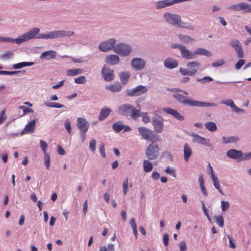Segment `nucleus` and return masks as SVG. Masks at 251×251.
<instances>
[{"instance_id": "f704fd0d", "label": "nucleus", "mask_w": 251, "mask_h": 251, "mask_svg": "<svg viewBox=\"0 0 251 251\" xmlns=\"http://www.w3.org/2000/svg\"><path fill=\"white\" fill-rule=\"evenodd\" d=\"M205 126L208 130L214 132L217 129L216 124L213 122H208L205 123Z\"/></svg>"}, {"instance_id": "f257e3e1", "label": "nucleus", "mask_w": 251, "mask_h": 251, "mask_svg": "<svg viewBox=\"0 0 251 251\" xmlns=\"http://www.w3.org/2000/svg\"><path fill=\"white\" fill-rule=\"evenodd\" d=\"M71 34L66 35L65 32H49L48 33H39V32H25L16 39L9 37H6L0 36V42L2 43H14L17 44L27 41L31 39H54L63 36H70L73 35L74 32H70Z\"/></svg>"}, {"instance_id": "f8f14e48", "label": "nucleus", "mask_w": 251, "mask_h": 251, "mask_svg": "<svg viewBox=\"0 0 251 251\" xmlns=\"http://www.w3.org/2000/svg\"><path fill=\"white\" fill-rule=\"evenodd\" d=\"M229 44L235 50L237 53V56L238 58H241L244 57L242 48L239 41L231 40L230 41Z\"/></svg>"}, {"instance_id": "69168bd1", "label": "nucleus", "mask_w": 251, "mask_h": 251, "mask_svg": "<svg viewBox=\"0 0 251 251\" xmlns=\"http://www.w3.org/2000/svg\"><path fill=\"white\" fill-rule=\"evenodd\" d=\"M83 211L84 213V216H85L87 211V208H88V205H87V200H86L83 204Z\"/></svg>"}, {"instance_id": "c03bdc74", "label": "nucleus", "mask_w": 251, "mask_h": 251, "mask_svg": "<svg viewBox=\"0 0 251 251\" xmlns=\"http://www.w3.org/2000/svg\"><path fill=\"white\" fill-rule=\"evenodd\" d=\"M44 161L47 169H49L50 166V156L49 153L45 154Z\"/></svg>"}, {"instance_id": "052dcab7", "label": "nucleus", "mask_w": 251, "mask_h": 251, "mask_svg": "<svg viewBox=\"0 0 251 251\" xmlns=\"http://www.w3.org/2000/svg\"><path fill=\"white\" fill-rule=\"evenodd\" d=\"M229 243V247L232 249H235L236 247V245L233 243L232 241V238L229 235L227 236Z\"/></svg>"}, {"instance_id": "a211bd4d", "label": "nucleus", "mask_w": 251, "mask_h": 251, "mask_svg": "<svg viewBox=\"0 0 251 251\" xmlns=\"http://www.w3.org/2000/svg\"><path fill=\"white\" fill-rule=\"evenodd\" d=\"M132 105L124 104L121 105L118 109V112L120 115L128 116L132 110Z\"/></svg>"}, {"instance_id": "aec40b11", "label": "nucleus", "mask_w": 251, "mask_h": 251, "mask_svg": "<svg viewBox=\"0 0 251 251\" xmlns=\"http://www.w3.org/2000/svg\"><path fill=\"white\" fill-rule=\"evenodd\" d=\"M163 110L168 114H169L174 117L177 120L182 121L184 119L183 117L180 115L176 110L170 107L164 108Z\"/></svg>"}, {"instance_id": "603ef678", "label": "nucleus", "mask_w": 251, "mask_h": 251, "mask_svg": "<svg viewBox=\"0 0 251 251\" xmlns=\"http://www.w3.org/2000/svg\"><path fill=\"white\" fill-rule=\"evenodd\" d=\"M245 61L244 59H240L235 65V69L236 70H239L242 66L245 64Z\"/></svg>"}, {"instance_id": "f3484780", "label": "nucleus", "mask_w": 251, "mask_h": 251, "mask_svg": "<svg viewBox=\"0 0 251 251\" xmlns=\"http://www.w3.org/2000/svg\"><path fill=\"white\" fill-rule=\"evenodd\" d=\"M179 50L182 57L186 59H192L196 58L195 53L188 50L184 45L179 46Z\"/></svg>"}, {"instance_id": "72a5a7b5", "label": "nucleus", "mask_w": 251, "mask_h": 251, "mask_svg": "<svg viewBox=\"0 0 251 251\" xmlns=\"http://www.w3.org/2000/svg\"><path fill=\"white\" fill-rule=\"evenodd\" d=\"M33 64V62H23L14 64L13 65V68L15 69H19L24 67L32 66Z\"/></svg>"}, {"instance_id": "2eb2a0df", "label": "nucleus", "mask_w": 251, "mask_h": 251, "mask_svg": "<svg viewBox=\"0 0 251 251\" xmlns=\"http://www.w3.org/2000/svg\"><path fill=\"white\" fill-rule=\"evenodd\" d=\"M208 166L211 168V176H210V178L212 180L214 186L215 187V188L216 189H217L218 190V191L219 192V193L221 194L224 195V194L223 193V190H222V189L221 188V186H220V182H219V180L218 179V178L217 176H216L214 174V171H213V170L212 169V166H211V165L210 164H208Z\"/></svg>"}, {"instance_id": "39448f33", "label": "nucleus", "mask_w": 251, "mask_h": 251, "mask_svg": "<svg viewBox=\"0 0 251 251\" xmlns=\"http://www.w3.org/2000/svg\"><path fill=\"white\" fill-rule=\"evenodd\" d=\"M200 66L201 63L198 62H190L187 64V69L180 68L179 72L183 75L193 76L197 74Z\"/></svg>"}, {"instance_id": "20e7f679", "label": "nucleus", "mask_w": 251, "mask_h": 251, "mask_svg": "<svg viewBox=\"0 0 251 251\" xmlns=\"http://www.w3.org/2000/svg\"><path fill=\"white\" fill-rule=\"evenodd\" d=\"M140 135L143 139L151 142H157L161 141V139L153 131L151 130L144 126H141L138 128Z\"/></svg>"}, {"instance_id": "37998d69", "label": "nucleus", "mask_w": 251, "mask_h": 251, "mask_svg": "<svg viewBox=\"0 0 251 251\" xmlns=\"http://www.w3.org/2000/svg\"><path fill=\"white\" fill-rule=\"evenodd\" d=\"M40 144L42 150L44 152V154L47 153V151L48 147L47 143L45 141L40 140Z\"/></svg>"}, {"instance_id": "7c9ffc66", "label": "nucleus", "mask_w": 251, "mask_h": 251, "mask_svg": "<svg viewBox=\"0 0 251 251\" xmlns=\"http://www.w3.org/2000/svg\"><path fill=\"white\" fill-rule=\"evenodd\" d=\"M124 127L125 126L122 124V123L121 121L117 122L114 123L112 125V129L116 132L121 131Z\"/></svg>"}, {"instance_id": "ea45409f", "label": "nucleus", "mask_w": 251, "mask_h": 251, "mask_svg": "<svg viewBox=\"0 0 251 251\" xmlns=\"http://www.w3.org/2000/svg\"><path fill=\"white\" fill-rule=\"evenodd\" d=\"M197 81L201 82L202 84H205L207 82H210L213 81V78L210 76H206L202 78H198Z\"/></svg>"}, {"instance_id": "4c0bfd02", "label": "nucleus", "mask_w": 251, "mask_h": 251, "mask_svg": "<svg viewBox=\"0 0 251 251\" xmlns=\"http://www.w3.org/2000/svg\"><path fill=\"white\" fill-rule=\"evenodd\" d=\"M128 177H126V179L123 181L122 184V188L123 191V194L125 196L127 194V193L128 191Z\"/></svg>"}, {"instance_id": "0e129e2a", "label": "nucleus", "mask_w": 251, "mask_h": 251, "mask_svg": "<svg viewBox=\"0 0 251 251\" xmlns=\"http://www.w3.org/2000/svg\"><path fill=\"white\" fill-rule=\"evenodd\" d=\"M232 110L236 113H239L241 112H243V110L241 109L238 107H237L235 104H233V106L232 107Z\"/></svg>"}, {"instance_id": "e2e57ef3", "label": "nucleus", "mask_w": 251, "mask_h": 251, "mask_svg": "<svg viewBox=\"0 0 251 251\" xmlns=\"http://www.w3.org/2000/svg\"><path fill=\"white\" fill-rule=\"evenodd\" d=\"M129 223L132 229L137 228L136 224L134 218H132L130 220Z\"/></svg>"}, {"instance_id": "393cba45", "label": "nucleus", "mask_w": 251, "mask_h": 251, "mask_svg": "<svg viewBox=\"0 0 251 251\" xmlns=\"http://www.w3.org/2000/svg\"><path fill=\"white\" fill-rule=\"evenodd\" d=\"M111 111V109L109 108H102L98 117L99 120L103 121L105 119L109 116Z\"/></svg>"}, {"instance_id": "c85d7f7f", "label": "nucleus", "mask_w": 251, "mask_h": 251, "mask_svg": "<svg viewBox=\"0 0 251 251\" xmlns=\"http://www.w3.org/2000/svg\"><path fill=\"white\" fill-rule=\"evenodd\" d=\"M122 88V86L119 82L111 84L106 87L107 89L113 92H116L120 91Z\"/></svg>"}, {"instance_id": "4d7b16f0", "label": "nucleus", "mask_w": 251, "mask_h": 251, "mask_svg": "<svg viewBox=\"0 0 251 251\" xmlns=\"http://www.w3.org/2000/svg\"><path fill=\"white\" fill-rule=\"evenodd\" d=\"M99 150H100V154H101V155L102 156V157L103 158H105L106 154L105 153V149H104V144H101L100 145Z\"/></svg>"}, {"instance_id": "0eeeda50", "label": "nucleus", "mask_w": 251, "mask_h": 251, "mask_svg": "<svg viewBox=\"0 0 251 251\" xmlns=\"http://www.w3.org/2000/svg\"><path fill=\"white\" fill-rule=\"evenodd\" d=\"M114 51L115 52L119 54L120 55H128L131 51V47L126 44L124 43H120L117 44L114 48Z\"/></svg>"}, {"instance_id": "bb28decb", "label": "nucleus", "mask_w": 251, "mask_h": 251, "mask_svg": "<svg viewBox=\"0 0 251 251\" xmlns=\"http://www.w3.org/2000/svg\"><path fill=\"white\" fill-rule=\"evenodd\" d=\"M56 56V52L53 50H49L43 52L40 55L41 59L46 58L50 59L55 58Z\"/></svg>"}, {"instance_id": "09e8293b", "label": "nucleus", "mask_w": 251, "mask_h": 251, "mask_svg": "<svg viewBox=\"0 0 251 251\" xmlns=\"http://www.w3.org/2000/svg\"><path fill=\"white\" fill-rule=\"evenodd\" d=\"M19 108L20 109H22L23 110L24 112V115H25L26 113H30V112H33V110L31 108H28V107H26L25 106L22 105L20 106Z\"/></svg>"}, {"instance_id": "412c9836", "label": "nucleus", "mask_w": 251, "mask_h": 251, "mask_svg": "<svg viewBox=\"0 0 251 251\" xmlns=\"http://www.w3.org/2000/svg\"><path fill=\"white\" fill-rule=\"evenodd\" d=\"M131 64L134 69L140 70L144 67L145 62L141 58H136L132 59Z\"/></svg>"}, {"instance_id": "cd10ccee", "label": "nucleus", "mask_w": 251, "mask_h": 251, "mask_svg": "<svg viewBox=\"0 0 251 251\" xmlns=\"http://www.w3.org/2000/svg\"><path fill=\"white\" fill-rule=\"evenodd\" d=\"M193 52L195 53V56H196V55H202L207 57H209L212 55V53L210 51L201 48H198Z\"/></svg>"}, {"instance_id": "13d9d810", "label": "nucleus", "mask_w": 251, "mask_h": 251, "mask_svg": "<svg viewBox=\"0 0 251 251\" xmlns=\"http://www.w3.org/2000/svg\"><path fill=\"white\" fill-rule=\"evenodd\" d=\"M65 127L69 134L71 133L72 128L71 124L69 121H66L65 123Z\"/></svg>"}, {"instance_id": "bf43d9fd", "label": "nucleus", "mask_w": 251, "mask_h": 251, "mask_svg": "<svg viewBox=\"0 0 251 251\" xmlns=\"http://www.w3.org/2000/svg\"><path fill=\"white\" fill-rule=\"evenodd\" d=\"M142 121L145 124L148 123L150 121V119L149 117L148 116L147 113H144L142 115Z\"/></svg>"}, {"instance_id": "774afa93", "label": "nucleus", "mask_w": 251, "mask_h": 251, "mask_svg": "<svg viewBox=\"0 0 251 251\" xmlns=\"http://www.w3.org/2000/svg\"><path fill=\"white\" fill-rule=\"evenodd\" d=\"M57 151L60 155H64L65 153V150L60 146L57 147Z\"/></svg>"}, {"instance_id": "49530a36", "label": "nucleus", "mask_w": 251, "mask_h": 251, "mask_svg": "<svg viewBox=\"0 0 251 251\" xmlns=\"http://www.w3.org/2000/svg\"><path fill=\"white\" fill-rule=\"evenodd\" d=\"M221 104H224L227 106H230L231 108L233 106L234 104L233 101L231 100L228 99L227 100H223L220 102Z\"/></svg>"}, {"instance_id": "338daca9", "label": "nucleus", "mask_w": 251, "mask_h": 251, "mask_svg": "<svg viewBox=\"0 0 251 251\" xmlns=\"http://www.w3.org/2000/svg\"><path fill=\"white\" fill-rule=\"evenodd\" d=\"M151 176L153 179L157 180L159 179L160 175L158 173L154 172L152 173Z\"/></svg>"}, {"instance_id": "473e14b6", "label": "nucleus", "mask_w": 251, "mask_h": 251, "mask_svg": "<svg viewBox=\"0 0 251 251\" xmlns=\"http://www.w3.org/2000/svg\"><path fill=\"white\" fill-rule=\"evenodd\" d=\"M143 168L144 171L148 173L152 170L153 166L150 161L145 160L143 162Z\"/></svg>"}, {"instance_id": "3c124183", "label": "nucleus", "mask_w": 251, "mask_h": 251, "mask_svg": "<svg viewBox=\"0 0 251 251\" xmlns=\"http://www.w3.org/2000/svg\"><path fill=\"white\" fill-rule=\"evenodd\" d=\"M96 141L95 139H93L91 140L89 144V148L92 151H94L96 149Z\"/></svg>"}, {"instance_id": "423d86ee", "label": "nucleus", "mask_w": 251, "mask_h": 251, "mask_svg": "<svg viewBox=\"0 0 251 251\" xmlns=\"http://www.w3.org/2000/svg\"><path fill=\"white\" fill-rule=\"evenodd\" d=\"M155 142L154 141L151 142L146 149V155L149 160H152L155 159L159 154L160 149Z\"/></svg>"}, {"instance_id": "58836bf2", "label": "nucleus", "mask_w": 251, "mask_h": 251, "mask_svg": "<svg viewBox=\"0 0 251 251\" xmlns=\"http://www.w3.org/2000/svg\"><path fill=\"white\" fill-rule=\"evenodd\" d=\"M46 106L52 107V108H60L64 107V105L63 104L57 103V102H50L47 103L46 102L45 103Z\"/></svg>"}, {"instance_id": "f03ea898", "label": "nucleus", "mask_w": 251, "mask_h": 251, "mask_svg": "<svg viewBox=\"0 0 251 251\" xmlns=\"http://www.w3.org/2000/svg\"><path fill=\"white\" fill-rule=\"evenodd\" d=\"M173 97L180 103L184 105H188L196 107H213L216 105L214 103L202 102L197 100H194L188 99L186 97L182 94L175 93L173 94Z\"/></svg>"}, {"instance_id": "c9c22d12", "label": "nucleus", "mask_w": 251, "mask_h": 251, "mask_svg": "<svg viewBox=\"0 0 251 251\" xmlns=\"http://www.w3.org/2000/svg\"><path fill=\"white\" fill-rule=\"evenodd\" d=\"M215 222L217 224V225L221 227H223L224 226V218L222 216L219 215L215 216L214 217Z\"/></svg>"}, {"instance_id": "a19ab883", "label": "nucleus", "mask_w": 251, "mask_h": 251, "mask_svg": "<svg viewBox=\"0 0 251 251\" xmlns=\"http://www.w3.org/2000/svg\"><path fill=\"white\" fill-rule=\"evenodd\" d=\"M75 82L77 84H84L86 82L85 77L83 75H81L78 77L75 78Z\"/></svg>"}, {"instance_id": "c756f323", "label": "nucleus", "mask_w": 251, "mask_h": 251, "mask_svg": "<svg viewBox=\"0 0 251 251\" xmlns=\"http://www.w3.org/2000/svg\"><path fill=\"white\" fill-rule=\"evenodd\" d=\"M82 72L83 70L81 69H69L66 71V75L68 76H75L82 74Z\"/></svg>"}, {"instance_id": "ddd939ff", "label": "nucleus", "mask_w": 251, "mask_h": 251, "mask_svg": "<svg viewBox=\"0 0 251 251\" xmlns=\"http://www.w3.org/2000/svg\"><path fill=\"white\" fill-rule=\"evenodd\" d=\"M101 74L104 79L106 81H110L114 78V70L108 68L105 65L101 70Z\"/></svg>"}, {"instance_id": "864d4df0", "label": "nucleus", "mask_w": 251, "mask_h": 251, "mask_svg": "<svg viewBox=\"0 0 251 251\" xmlns=\"http://www.w3.org/2000/svg\"><path fill=\"white\" fill-rule=\"evenodd\" d=\"M251 158V152L246 153L245 154L242 153V156L240 158V161L248 160Z\"/></svg>"}, {"instance_id": "79ce46f5", "label": "nucleus", "mask_w": 251, "mask_h": 251, "mask_svg": "<svg viewBox=\"0 0 251 251\" xmlns=\"http://www.w3.org/2000/svg\"><path fill=\"white\" fill-rule=\"evenodd\" d=\"M221 207L223 211H226L230 207L229 203L228 201H222Z\"/></svg>"}, {"instance_id": "4468645a", "label": "nucleus", "mask_w": 251, "mask_h": 251, "mask_svg": "<svg viewBox=\"0 0 251 251\" xmlns=\"http://www.w3.org/2000/svg\"><path fill=\"white\" fill-rule=\"evenodd\" d=\"M191 136L193 137V142L194 143H197L208 147L211 145L209 139L202 137L195 133H193Z\"/></svg>"}, {"instance_id": "5fc2aeb1", "label": "nucleus", "mask_w": 251, "mask_h": 251, "mask_svg": "<svg viewBox=\"0 0 251 251\" xmlns=\"http://www.w3.org/2000/svg\"><path fill=\"white\" fill-rule=\"evenodd\" d=\"M180 251H185L187 249L186 243L184 241H181L179 244Z\"/></svg>"}, {"instance_id": "de8ad7c7", "label": "nucleus", "mask_w": 251, "mask_h": 251, "mask_svg": "<svg viewBox=\"0 0 251 251\" xmlns=\"http://www.w3.org/2000/svg\"><path fill=\"white\" fill-rule=\"evenodd\" d=\"M166 173L169 174L174 177L176 176V171L175 169L170 168L168 167L165 170Z\"/></svg>"}, {"instance_id": "5701e85b", "label": "nucleus", "mask_w": 251, "mask_h": 251, "mask_svg": "<svg viewBox=\"0 0 251 251\" xmlns=\"http://www.w3.org/2000/svg\"><path fill=\"white\" fill-rule=\"evenodd\" d=\"M178 65L177 61L173 58H168L164 62V66L169 69L176 68Z\"/></svg>"}, {"instance_id": "2f4dec72", "label": "nucleus", "mask_w": 251, "mask_h": 251, "mask_svg": "<svg viewBox=\"0 0 251 251\" xmlns=\"http://www.w3.org/2000/svg\"><path fill=\"white\" fill-rule=\"evenodd\" d=\"M130 76L129 72H122L120 75V80L123 84H126Z\"/></svg>"}, {"instance_id": "6e6552de", "label": "nucleus", "mask_w": 251, "mask_h": 251, "mask_svg": "<svg viewBox=\"0 0 251 251\" xmlns=\"http://www.w3.org/2000/svg\"><path fill=\"white\" fill-rule=\"evenodd\" d=\"M148 89L144 86L139 85L127 91V95L130 97H137L145 94Z\"/></svg>"}, {"instance_id": "e433bc0d", "label": "nucleus", "mask_w": 251, "mask_h": 251, "mask_svg": "<svg viewBox=\"0 0 251 251\" xmlns=\"http://www.w3.org/2000/svg\"><path fill=\"white\" fill-rule=\"evenodd\" d=\"M129 116H130L133 119H135L136 118L140 116V110L135 108L132 105V110L130 112Z\"/></svg>"}, {"instance_id": "6ab92c4d", "label": "nucleus", "mask_w": 251, "mask_h": 251, "mask_svg": "<svg viewBox=\"0 0 251 251\" xmlns=\"http://www.w3.org/2000/svg\"><path fill=\"white\" fill-rule=\"evenodd\" d=\"M226 155L230 158L240 161V158L242 156V152L235 149H230L227 151Z\"/></svg>"}, {"instance_id": "a878e982", "label": "nucleus", "mask_w": 251, "mask_h": 251, "mask_svg": "<svg viewBox=\"0 0 251 251\" xmlns=\"http://www.w3.org/2000/svg\"><path fill=\"white\" fill-rule=\"evenodd\" d=\"M192 153V151L187 143H186L184 147V159L186 162H188L190 156Z\"/></svg>"}, {"instance_id": "6e6d98bb", "label": "nucleus", "mask_w": 251, "mask_h": 251, "mask_svg": "<svg viewBox=\"0 0 251 251\" xmlns=\"http://www.w3.org/2000/svg\"><path fill=\"white\" fill-rule=\"evenodd\" d=\"M224 64V61L223 59L215 61L212 63V66L219 67Z\"/></svg>"}, {"instance_id": "1a4fd4ad", "label": "nucleus", "mask_w": 251, "mask_h": 251, "mask_svg": "<svg viewBox=\"0 0 251 251\" xmlns=\"http://www.w3.org/2000/svg\"><path fill=\"white\" fill-rule=\"evenodd\" d=\"M228 9L238 11H243V12H251V5L245 2H241L230 6Z\"/></svg>"}, {"instance_id": "680f3d73", "label": "nucleus", "mask_w": 251, "mask_h": 251, "mask_svg": "<svg viewBox=\"0 0 251 251\" xmlns=\"http://www.w3.org/2000/svg\"><path fill=\"white\" fill-rule=\"evenodd\" d=\"M163 242L165 246L169 245V236L167 233H165L163 235Z\"/></svg>"}, {"instance_id": "7ed1b4c3", "label": "nucleus", "mask_w": 251, "mask_h": 251, "mask_svg": "<svg viewBox=\"0 0 251 251\" xmlns=\"http://www.w3.org/2000/svg\"><path fill=\"white\" fill-rule=\"evenodd\" d=\"M163 18L167 23L171 25L186 27L191 30L193 29L192 26H190V27H188V26L183 25L181 23V17L178 14H174L170 12H166L163 15Z\"/></svg>"}, {"instance_id": "9d476101", "label": "nucleus", "mask_w": 251, "mask_h": 251, "mask_svg": "<svg viewBox=\"0 0 251 251\" xmlns=\"http://www.w3.org/2000/svg\"><path fill=\"white\" fill-rule=\"evenodd\" d=\"M116 43L115 39L111 38L101 43L99 45V49L100 50L104 52L107 51L111 50Z\"/></svg>"}, {"instance_id": "8fccbe9b", "label": "nucleus", "mask_w": 251, "mask_h": 251, "mask_svg": "<svg viewBox=\"0 0 251 251\" xmlns=\"http://www.w3.org/2000/svg\"><path fill=\"white\" fill-rule=\"evenodd\" d=\"M239 140V138L235 136H231L228 138L227 141H225V144L229 143H235Z\"/></svg>"}, {"instance_id": "b1692460", "label": "nucleus", "mask_w": 251, "mask_h": 251, "mask_svg": "<svg viewBox=\"0 0 251 251\" xmlns=\"http://www.w3.org/2000/svg\"><path fill=\"white\" fill-rule=\"evenodd\" d=\"M105 62L107 64L116 65L119 62V57L118 56L114 54L109 55L106 57Z\"/></svg>"}, {"instance_id": "dca6fc26", "label": "nucleus", "mask_w": 251, "mask_h": 251, "mask_svg": "<svg viewBox=\"0 0 251 251\" xmlns=\"http://www.w3.org/2000/svg\"><path fill=\"white\" fill-rule=\"evenodd\" d=\"M77 126L80 132H87L89 127V124L85 119L78 118L77 119Z\"/></svg>"}, {"instance_id": "a18cd8bd", "label": "nucleus", "mask_w": 251, "mask_h": 251, "mask_svg": "<svg viewBox=\"0 0 251 251\" xmlns=\"http://www.w3.org/2000/svg\"><path fill=\"white\" fill-rule=\"evenodd\" d=\"M6 118V110L3 109L0 113V125L2 124L4 122Z\"/></svg>"}, {"instance_id": "9b49d317", "label": "nucleus", "mask_w": 251, "mask_h": 251, "mask_svg": "<svg viewBox=\"0 0 251 251\" xmlns=\"http://www.w3.org/2000/svg\"><path fill=\"white\" fill-rule=\"evenodd\" d=\"M152 125L154 131L157 133H161L164 127L163 119L161 117H155L152 119Z\"/></svg>"}, {"instance_id": "4be33fe9", "label": "nucleus", "mask_w": 251, "mask_h": 251, "mask_svg": "<svg viewBox=\"0 0 251 251\" xmlns=\"http://www.w3.org/2000/svg\"><path fill=\"white\" fill-rule=\"evenodd\" d=\"M36 121L33 120L26 124L22 131L21 134H23L27 132H33L35 129Z\"/></svg>"}]
</instances>
